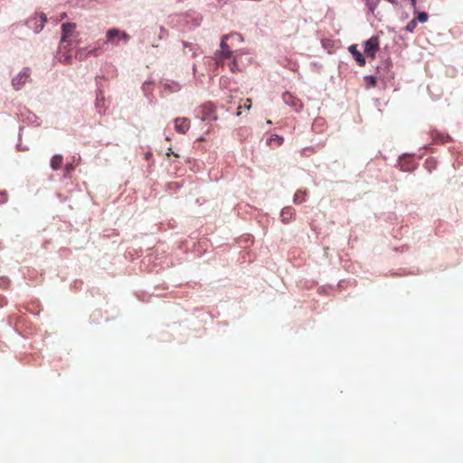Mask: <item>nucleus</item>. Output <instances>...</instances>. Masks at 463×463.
Masks as SVG:
<instances>
[{
  "label": "nucleus",
  "mask_w": 463,
  "mask_h": 463,
  "mask_svg": "<svg viewBox=\"0 0 463 463\" xmlns=\"http://www.w3.org/2000/svg\"><path fill=\"white\" fill-rule=\"evenodd\" d=\"M62 35L61 40L59 61L64 63L70 62L71 59V51L68 49L71 45V37L73 35L76 25L75 24H63Z\"/></svg>",
  "instance_id": "f257e3e1"
},
{
  "label": "nucleus",
  "mask_w": 463,
  "mask_h": 463,
  "mask_svg": "<svg viewBox=\"0 0 463 463\" xmlns=\"http://www.w3.org/2000/svg\"><path fill=\"white\" fill-rule=\"evenodd\" d=\"M233 36H236L241 40V36L239 33L225 34L222 36L221 44H220L221 50L218 52H216V54H215L216 63L218 65L222 64V58L230 59L232 57V51L231 50L230 46L228 45L227 40L230 37H233Z\"/></svg>",
  "instance_id": "f03ea898"
},
{
  "label": "nucleus",
  "mask_w": 463,
  "mask_h": 463,
  "mask_svg": "<svg viewBox=\"0 0 463 463\" xmlns=\"http://www.w3.org/2000/svg\"><path fill=\"white\" fill-rule=\"evenodd\" d=\"M47 17L44 14H36L26 22L27 26L34 33H39L44 27Z\"/></svg>",
  "instance_id": "7ed1b4c3"
},
{
  "label": "nucleus",
  "mask_w": 463,
  "mask_h": 463,
  "mask_svg": "<svg viewBox=\"0 0 463 463\" xmlns=\"http://www.w3.org/2000/svg\"><path fill=\"white\" fill-rule=\"evenodd\" d=\"M106 38H107L108 43L117 45L118 40L121 39L127 43L130 39V36L123 31H120L116 28H112L107 32Z\"/></svg>",
  "instance_id": "20e7f679"
},
{
  "label": "nucleus",
  "mask_w": 463,
  "mask_h": 463,
  "mask_svg": "<svg viewBox=\"0 0 463 463\" xmlns=\"http://www.w3.org/2000/svg\"><path fill=\"white\" fill-rule=\"evenodd\" d=\"M31 71L29 68H24L12 80V85L16 90H21L24 84L30 80Z\"/></svg>",
  "instance_id": "39448f33"
},
{
  "label": "nucleus",
  "mask_w": 463,
  "mask_h": 463,
  "mask_svg": "<svg viewBox=\"0 0 463 463\" xmlns=\"http://www.w3.org/2000/svg\"><path fill=\"white\" fill-rule=\"evenodd\" d=\"M378 50H379V38L378 37L373 36L364 43V52L367 57L374 59Z\"/></svg>",
  "instance_id": "423d86ee"
},
{
  "label": "nucleus",
  "mask_w": 463,
  "mask_h": 463,
  "mask_svg": "<svg viewBox=\"0 0 463 463\" xmlns=\"http://www.w3.org/2000/svg\"><path fill=\"white\" fill-rule=\"evenodd\" d=\"M202 120H217L216 109L213 103H205L201 106Z\"/></svg>",
  "instance_id": "0eeeda50"
},
{
  "label": "nucleus",
  "mask_w": 463,
  "mask_h": 463,
  "mask_svg": "<svg viewBox=\"0 0 463 463\" xmlns=\"http://www.w3.org/2000/svg\"><path fill=\"white\" fill-rule=\"evenodd\" d=\"M282 99L286 104L290 106L297 112L299 111L303 107L301 100L290 92H284L282 95Z\"/></svg>",
  "instance_id": "6e6552de"
},
{
  "label": "nucleus",
  "mask_w": 463,
  "mask_h": 463,
  "mask_svg": "<svg viewBox=\"0 0 463 463\" xmlns=\"http://www.w3.org/2000/svg\"><path fill=\"white\" fill-rule=\"evenodd\" d=\"M101 52L102 51L100 50V48H82L77 51L75 57L79 61H83L90 55L99 56Z\"/></svg>",
  "instance_id": "1a4fd4ad"
},
{
  "label": "nucleus",
  "mask_w": 463,
  "mask_h": 463,
  "mask_svg": "<svg viewBox=\"0 0 463 463\" xmlns=\"http://www.w3.org/2000/svg\"><path fill=\"white\" fill-rule=\"evenodd\" d=\"M190 128V120L187 118H176L175 119V129L180 134H185Z\"/></svg>",
  "instance_id": "9d476101"
},
{
  "label": "nucleus",
  "mask_w": 463,
  "mask_h": 463,
  "mask_svg": "<svg viewBox=\"0 0 463 463\" xmlns=\"http://www.w3.org/2000/svg\"><path fill=\"white\" fill-rule=\"evenodd\" d=\"M348 51L360 66H364L365 64V59L364 58L363 54L358 51L356 44L349 46Z\"/></svg>",
  "instance_id": "9b49d317"
},
{
  "label": "nucleus",
  "mask_w": 463,
  "mask_h": 463,
  "mask_svg": "<svg viewBox=\"0 0 463 463\" xmlns=\"http://www.w3.org/2000/svg\"><path fill=\"white\" fill-rule=\"evenodd\" d=\"M295 210L292 207H285L280 213L281 221L284 223H288L295 217Z\"/></svg>",
  "instance_id": "f8f14e48"
},
{
  "label": "nucleus",
  "mask_w": 463,
  "mask_h": 463,
  "mask_svg": "<svg viewBox=\"0 0 463 463\" xmlns=\"http://www.w3.org/2000/svg\"><path fill=\"white\" fill-rule=\"evenodd\" d=\"M184 46V53L188 54L189 52H192V56H195L198 51V45L195 43H192L189 42H183Z\"/></svg>",
  "instance_id": "ddd939ff"
},
{
  "label": "nucleus",
  "mask_w": 463,
  "mask_h": 463,
  "mask_svg": "<svg viewBox=\"0 0 463 463\" xmlns=\"http://www.w3.org/2000/svg\"><path fill=\"white\" fill-rule=\"evenodd\" d=\"M431 136H432L434 142H436V143L444 144V143H447L450 139L449 135H444L438 131H433L431 133Z\"/></svg>",
  "instance_id": "4468645a"
},
{
  "label": "nucleus",
  "mask_w": 463,
  "mask_h": 463,
  "mask_svg": "<svg viewBox=\"0 0 463 463\" xmlns=\"http://www.w3.org/2000/svg\"><path fill=\"white\" fill-rule=\"evenodd\" d=\"M62 163H63V157L61 155H55L51 159V167L53 170H58L59 168H61Z\"/></svg>",
  "instance_id": "2eb2a0df"
},
{
  "label": "nucleus",
  "mask_w": 463,
  "mask_h": 463,
  "mask_svg": "<svg viewBox=\"0 0 463 463\" xmlns=\"http://www.w3.org/2000/svg\"><path fill=\"white\" fill-rule=\"evenodd\" d=\"M307 192L302 190H298L294 195V203H301L306 201Z\"/></svg>",
  "instance_id": "dca6fc26"
},
{
  "label": "nucleus",
  "mask_w": 463,
  "mask_h": 463,
  "mask_svg": "<svg viewBox=\"0 0 463 463\" xmlns=\"http://www.w3.org/2000/svg\"><path fill=\"white\" fill-rule=\"evenodd\" d=\"M364 82H365V85H366V88L367 89H370V88H373L376 86V77L375 76H373V75H369V76H365L364 78Z\"/></svg>",
  "instance_id": "f3484780"
},
{
  "label": "nucleus",
  "mask_w": 463,
  "mask_h": 463,
  "mask_svg": "<svg viewBox=\"0 0 463 463\" xmlns=\"http://www.w3.org/2000/svg\"><path fill=\"white\" fill-rule=\"evenodd\" d=\"M241 108H242V105H240L238 108V112L236 114L237 116H240L241 114ZM243 108H245L246 109H250L251 108V99H245Z\"/></svg>",
  "instance_id": "a211bd4d"
},
{
  "label": "nucleus",
  "mask_w": 463,
  "mask_h": 463,
  "mask_svg": "<svg viewBox=\"0 0 463 463\" xmlns=\"http://www.w3.org/2000/svg\"><path fill=\"white\" fill-rule=\"evenodd\" d=\"M74 166L72 164H67L64 168V176L69 177L71 171H73Z\"/></svg>",
  "instance_id": "6ab92c4d"
},
{
  "label": "nucleus",
  "mask_w": 463,
  "mask_h": 463,
  "mask_svg": "<svg viewBox=\"0 0 463 463\" xmlns=\"http://www.w3.org/2000/svg\"><path fill=\"white\" fill-rule=\"evenodd\" d=\"M417 19L420 23H425L428 20V14L425 12L419 13Z\"/></svg>",
  "instance_id": "aec40b11"
},
{
  "label": "nucleus",
  "mask_w": 463,
  "mask_h": 463,
  "mask_svg": "<svg viewBox=\"0 0 463 463\" xmlns=\"http://www.w3.org/2000/svg\"><path fill=\"white\" fill-rule=\"evenodd\" d=\"M417 26V22L415 20H411L408 23L407 26H406V29L409 31V32H412L415 27Z\"/></svg>",
  "instance_id": "412c9836"
},
{
  "label": "nucleus",
  "mask_w": 463,
  "mask_h": 463,
  "mask_svg": "<svg viewBox=\"0 0 463 463\" xmlns=\"http://www.w3.org/2000/svg\"><path fill=\"white\" fill-rule=\"evenodd\" d=\"M230 69L232 72H236L237 71H239L238 62L235 57L233 58L232 62L231 63Z\"/></svg>",
  "instance_id": "4be33fe9"
},
{
  "label": "nucleus",
  "mask_w": 463,
  "mask_h": 463,
  "mask_svg": "<svg viewBox=\"0 0 463 463\" xmlns=\"http://www.w3.org/2000/svg\"><path fill=\"white\" fill-rule=\"evenodd\" d=\"M8 199L6 191H0V203H5Z\"/></svg>",
  "instance_id": "5701e85b"
},
{
  "label": "nucleus",
  "mask_w": 463,
  "mask_h": 463,
  "mask_svg": "<svg viewBox=\"0 0 463 463\" xmlns=\"http://www.w3.org/2000/svg\"><path fill=\"white\" fill-rule=\"evenodd\" d=\"M377 3H378V0H375V1H373V0H368V2H367V5H368L369 9L371 10V12H373V11H374V9H375V7H376Z\"/></svg>",
  "instance_id": "b1692460"
},
{
  "label": "nucleus",
  "mask_w": 463,
  "mask_h": 463,
  "mask_svg": "<svg viewBox=\"0 0 463 463\" xmlns=\"http://www.w3.org/2000/svg\"><path fill=\"white\" fill-rule=\"evenodd\" d=\"M166 34L167 31L164 27H159V39H162Z\"/></svg>",
  "instance_id": "393cba45"
},
{
  "label": "nucleus",
  "mask_w": 463,
  "mask_h": 463,
  "mask_svg": "<svg viewBox=\"0 0 463 463\" xmlns=\"http://www.w3.org/2000/svg\"><path fill=\"white\" fill-rule=\"evenodd\" d=\"M274 140H276V142L278 143V145H281L283 143V137H279L278 135L275 136V137L273 138Z\"/></svg>",
  "instance_id": "a878e982"
},
{
  "label": "nucleus",
  "mask_w": 463,
  "mask_h": 463,
  "mask_svg": "<svg viewBox=\"0 0 463 463\" xmlns=\"http://www.w3.org/2000/svg\"><path fill=\"white\" fill-rule=\"evenodd\" d=\"M170 155H174L175 157H179V155L172 152L171 148L169 149V152H167L166 156H169Z\"/></svg>",
  "instance_id": "bb28decb"
},
{
  "label": "nucleus",
  "mask_w": 463,
  "mask_h": 463,
  "mask_svg": "<svg viewBox=\"0 0 463 463\" xmlns=\"http://www.w3.org/2000/svg\"><path fill=\"white\" fill-rule=\"evenodd\" d=\"M411 5H416V0H411Z\"/></svg>",
  "instance_id": "cd10ccee"
},
{
  "label": "nucleus",
  "mask_w": 463,
  "mask_h": 463,
  "mask_svg": "<svg viewBox=\"0 0 463 463\" xmlns=\"http://www.w3.org/2000/svg\"><path fill=\"white\" fill-rule=\"evenodd\" d=\"M152 46H153V47H158V44H155V43H153V44H152Z\"/></svg>",
  "instance_id": "c85d7f7f"
}]
</instances>
